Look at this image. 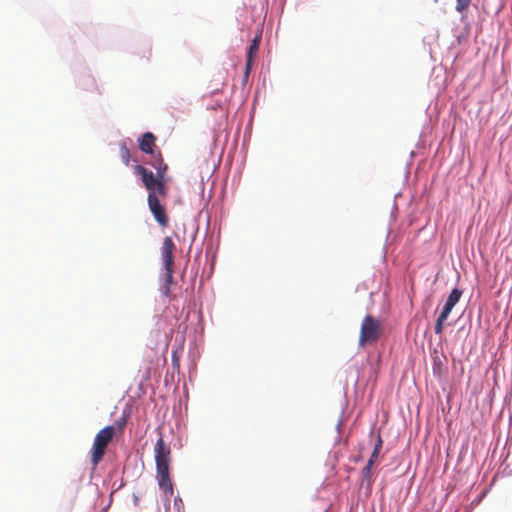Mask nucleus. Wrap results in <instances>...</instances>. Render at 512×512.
<instances>
[{
  "label": "nucleus",
  "mask_w": 512,
  "mask_h": 512,
  "mask_svg": "<svg viewBox=\"0 0 512 512\" xmlns=\"http://www.w3.org/2000/svg\"><path fill=\"white\" fill-rule=\"evenodd\" d=\"M381 332V322L371 315L365 316L361 323L358 345L364 347L368 344L376 343L380 338Z\"/></svg>",
  "instance_id": "1"
},
{
  "label": "nucleus",
  "mask_w": 512,
  "mask_h": 512,
  "mask_svg": "<svg viewBox=\"0 0 512 512\" xmlns=\"http://www.w3.org/2000/svg\"><path fill=\"white\" fill-rule=\"evenodd\" d=\"M136 173L141 176L142 181L149 193L159 195L163 198L167 196V189L165 179L155 176L152 171H149L143 166H136Z\"/></svg>",
  "instance_id": "2"
},
{
  "label": "nucleus",
  "mask_w": 512,
  "mask_h": 512,
  "mask_svg": "<svg viewBox=\"0 0 512 512\" xmlns=\"http://www.w3.org/2000/svg\"><path fill=\"white\" fill-rule=\"evenodd\" d=\"M155 462H156V471L157 470H170V461H171V449L170 446L167 445L163 437L160 436L156 441L155 447Z\"/></svg>",
  "instance_id": "3"
},
{
  "label": "nucleus",
  "mask_w": 512,
  "mask_h": 512,
  "mask_svg": "<svg viewBox=\"0 0 512 512\" xmlns=\"http://www.w3.org/2000/svg\"><path fill=\"white\" fill-rule=\"evenodd\" d=\"M159 197V195L149 193L148 206L157 223L161 227H167L169 224V217L166 214L165 207L160 203Z\"/></svg>",
  "instance_id": "4"
},
{
  "label": "nucleus",
  "mask_w": 512,
  "mask_h": 512,
  "mask_svg": "<svg viewBox=\"0 0 512 512\" xmlns=\"http://www.w3.org/2000/svg\"><path fill=\"white\" fill-rule=\"evenodd\" d=\"M176 250V245L171 237H165L160 248L161 258L164 267H173L174 266V252Z\"/></svg>",
  "instance_id": "5"
},
{
  "label": "nucleus",
  "mask_w": 512,
  "mask_h": 512,
  "mask_svg": "<svg viewBox=\"0 0 512 512\" xmlns=\"http://www.w3.org/2000/svg\"><path fill=\"white\" fill-rule=\"evenodd\" d=\"M170 470H157V480L161 490H163L167 500L173 495V484L170 479Z\"/></svg>",
  "instance_id": "6"
},
{
  "label": "nucleus",
  "mask_w": 512,
  "mask_h": 512,
  "mask_svg": "<svg viewBox=\"0 0 512 512\" xmlns=\"http://www.w3.org/2000/svg\"><path fill=\"white\" fill-rule=\"evenodd\" d=\"M124 424L115 423L114 425L106 426L98 432V437L100 436V443L104 445H108V443L113 439L116 431L122 433Z\"/></svg>",
  "instance_id": "7"
},
{
  "label": "nucleus",
  "mask_w": 512,
  "mask_h": 512,
  "mask_svg": "<svg viewBox=\"0 0 512 512\" xmlns=\"http://www.w3.org/2000/svg\"><path fill=\"white\" fill-rule=\"evenodd\" d=\"M261 41V35L258 34L254 37L252 40L248 53H247V59H246V66H245V74L247 75L252 67L254 56L257 54L259 50V45Z\"/></svg>",
  "instance_id": "8"
},
{
  "label": "nucleus",
  "mask_w": 512,
  "mask_h": 512,
  "mask_svg": "<svg viewBox=\"0 0 512 512\" xmlns=\"http://www.w3.org/2000/svg\"><path fill=\"white\" fill-rule=\"evenodd\" d=\"M156 137L151 132H146L138 140L139 149L147 154H153Z\"/></svg>",
  "instance_id": "9"
},
{
  "label": "nucleus",
  "mask_w": 512,
  "mask_h": 512,
  "mask_svg": "<svg viewBox=\"0 0 512 512\" xmlns=\"http://www.w3.org/2000/svg\"><path fill=\"white\" fill-rule=\"evenodd\" d=\"M452 307L448 306V305H444L443 309H442V312L439 314L437 320H436V324H435V333L438 334V335H441L442 332H443V329H444V322L446 321V319L448 318L449 314L451 313L452 311Z\"/></svg>",
  "instance_id": "10"
},
{
  "label": "nucleus",
  "mask_w": 512,
  "mask_h": 512,
  "mask_svg": "<svg viewBox=\"0 0 512 512\" xmlns=\"http://www.w3.org/2000/svg\"><path fill=\"white\" fill-rule=\"evenodd\" d=\"M173 267H164V284L162 292L165 296H169L170 286L173 284Z\"/></svg>",
  "instance_id": "11"
},
{
  "label": "nucleus",
  "mask_w": 512,
  "mask_h": 512,
  "mask_svg": "<svg viewBox=\"0 0 512 512\" xmlns=\"http://www.w3.org/2000/svg\"><path fill=\"white\" fill-rule=\"evenodd\" d=\"M382 444H383L382 438H381L380 434H378L377 438H376V442L374 444L373 451H372L371 456H370V458L368 460V463H370V465H374V463L378 459L380 451L382 449Z\"/></svg>",
  "instance_id": "12"
},
{
  "label": "nucleus",
  "mask_w": 512,
  "mask_h": 512,
  "mask_svg": "<svg viewBox=\"0 0 512 512\" xmlns=\"http://www.w3.org/2000/svg\"><path fill=\"white\" fill-rule=\"evenodd\" d=\"M462 294V290L458 288L453 289L450 292L445 304L453 308L459 302Z\"/></svg>",
  "instance_id": "13"
},
{
  "label": "nucleus",
  "mask_w": 512,
  "mask_h": 512,
  "mask_svg": "<svg viewBox=\"0 0 512 512\" xmlns=\"http://www.w3.org/2000/svg\"><path fill=\"white\" fill-rule=\"evenodd\" d=\"M462 294V290L458 288L453 289L450 292L445 304L453 308L459 302Z\"/></svg>",
  "instance_id": "14"
},
{
  "label": "nucleus",
  "mask_w": 512,
  "mask_h": 512,
  "mask_svg": "<svg viewBox=\"0 0 512 512\" xmlns=\"http://www.w3.org/2000/svg\"><path fill=\"white\" fill-rule=\"evenodd\" d=\"M153 166L156 169V175L159 178L164 179L165 173L167 171V165L164 163L163 158L160 155L153 163Z\"/></svg>",
  "instance_id": "15"
},
{
  "label": "nucleus",
  "mask_w": 512,
  "mask_h": 512,
  "mask_svg": "<svg viewBox=\"0 0 512 512\" xmlns=\"http://www.w3.org/2000/svg\"><path fill=\"white\" fill-rule=\"evenodd\" d=\"M120 157L125 165H129L131 155L126 143L124 142L120 145Z\"/></svg>",
  "instance_id": "16"
},
{
  "label": "nucleus",
  "mask_w": 512,
  "mask_h": 512,
  "mask_svg": "<svg viewBox=\"0 0 512 512\" xmlns=\"http://www.w3.org/2000/svg\"><path fill=\"white\" fill-rule=\"evenodd\" d=\"M472 0H457L456 1V10L458 12L464 11L471 3Z\"/></svg>",
  "instance_id": "17"
},
{
  "label": "nucleus",
  "mask_w": 512,
  "mask_h": 512,
  "mask_svg": "<svg viewBox=\"0 0 512 512\" xmlns=\"http://www.w3.org/2000/svg\"><path fill=\"white\" fill-rule=\"evenodd\" d=\"M373 465H370V463H367V465L363 469V477L370 482L371 481V469Z\"/></svg>",
  "instance_id": "18"
},
{
  "label": "nucleus",
  "mask_w": 512,
  "mask_h": 512,
  "mask_svg": "<svg viewBox=\"0 0 512 512\" xmlns=\"http://www.w3.org/2000/svg\"><path fill=\"white\" fill-rule=\"evenodd\" d=\"M106 445L100 443V436L98 437V462L105 454Z\"/></svg>",
  "instance_id": "19"
},
{
  "label": "nucleus",
  "mask_w": 512,
  "mask_h": 512,
  "mask_svg": "<svg viewBox=\"0 0 512 512\" xmlns=\"http://www.w3.org/2000/svg\"><path fill=\"white\" fill-rule=\"evenodd\" d=\"M91 460L94 465H96V439L93 442L92 448H91Z\"/></svg>",
  "instance_id": "20"
},
{
  "label": "nucleus",
  "mask_w": 512,
  "mask_h": 512,
  "mask_svg": "<svg viewBox=\"0 0 512 512\" xmlns=\"http://www.w3.org/2000/svg\"><path fill=\"white\" fill-rule=\"evenodd\" d=\"M174 504L176 506H179L180 504H182V499L180 497H176L174 500Z\"/></svg>",
  "instance_id": "21"
},
{
  "label": "nucleus",
  "mask_w": 512,
  "mask_h": 512,
  "mask_svg": "<svg viewBox=\"0 0 512 512\" xmlns=\"http://www.w3.org/2000/svg\"><path fill=\"white\" fill-rule=\"evenodd\" d=\"M111 497H112V493L110 494L109 502H108V504L104 507L103 512H106V511H107V509L110 507V504H111V501H112Z\"/></svg>",
  "instance_id": "22"
},
{
  "label": "nucleus",
  "mask_w": 512,
  "mask_h": 512,
  "mask_svg": "<svg viewBox=\"0 0 512 512\" xmlns=\"http://www.w3.org/2000/svg\"><path fill=\"white\" fill-rule=\"evenodd\" d=\"M133 501H134V504H135V505H138V503H139V497H138V496H136V495H134V496H133Z\"/></svg>",
  "instance_id": "23"
}]
</instances>
